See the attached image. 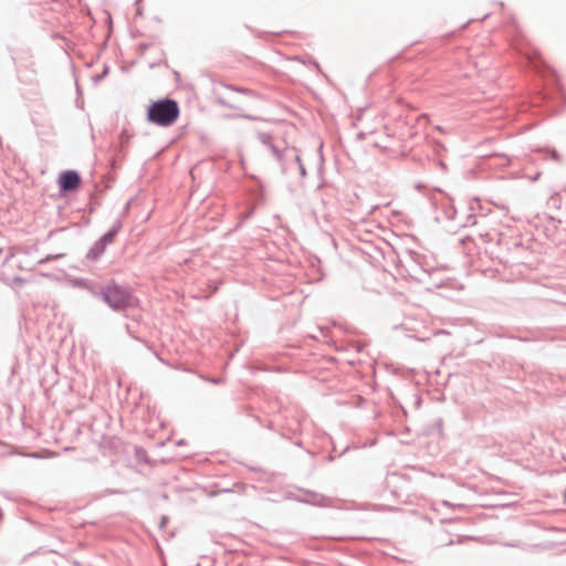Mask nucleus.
<instances>
[{
	"instance_id": "nucleus-2",
	"label": "nucleus",
	"mask_w": 566,
	"mask_h": 566,
	"mask_svg": "<svg viewBox=\"0 0 566 566\" xmlns=\"http://www.w3.org/2000/svg\"><path fill=\"white\" fill-rule=\"evenodd\" d=\"M104 301L114 310L123 311L135 304L132 293L117 284H109L103 291Z\"/></svg>"
},
{
	"instance_id": "nucleus-1",
	"label": "nucleus",
	"mask_w": 566,
	"mask_h": 566,
	"mask_svg": "<svg viewBox=\"0 0 566 566\" xmlns=\"http://www.w3.org/2000/svg\"><path fill=\"white\" fill-rule=\"evenodd\" d=\"M179 113L177 102L172 99H161L149 105L147 118L153 124L167 127L177 120Z\"/></svg>"
},
{
	"instance_id": "nucleus-3",
	"label": "nucleus",
	"mask_w": 566,
	"mask_h": 566,
	"mask_svg": "<svg viewBox=\"0 0 566 566\" xmlns=\"http://www.w3.org/2000/svg\"><path fill=\"white\" fill-rule=\"evenodd\" d=\"M59 184L63 190H74L80 185V177L75 171H65L60 176Z\"/></svg>"
}]
</instances>
